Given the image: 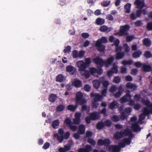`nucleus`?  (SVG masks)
Returning a JSON list of instances; mask_svg holds the SVG:
<instances>
[{
    "instance_id": "nucleus-1",
    "label": "nucleus",
    "mask_w": 152,
    "mask_h": 152,
    "mask_svg": "<svg viewBox=\"0 0 152 152\" xmlns=\"http://www.w3.org/2000/svg\"><path fill=\"white\" fill-rule=\"evenodd\" d=\"M121 135L123 137L128 136V138H125L122 140V143H124L126 145H129L131 143L132 139L133 137V134L131 131L127 129H123L120 131Z\"/></svg>"
},
{
    "instance_id": "nucleus-2",
    "label": "nucleus",
    "mask_w": 152,
    "mask_h": 152,
    "mask_svg": "<svg viewBox=\"0 0 152 152\" xmlns=\"http://www.w3.org/2000/svg\"><path fill=\"white\" fill-rule=\"evenodd\" d=\"M87 101L83 98V95L80 91L78 92L76 94L75 104L78 106L85 104H86Z\"/></svg>"
},
{
    "instance_id": "nucleus-3",
    "label": "nucleus",
    "mask_w": 152,
    "mask_h": 152,
    "mask_svg": "<svg viewBox=\"0 0 152 152\" xmlns=\"http://www.w3.org/2000/svg\"><path fill=\"white\" fill-rule=\"evenodd\" d=\"M126 145L123 143L120 142L118 145H111L108 147V151L111 152H120L121 148H123Z\"/></svg>"
},
{
    "instance_id": "nucleus-4",
    "label": "nucleus",
    "mask_w": 152,
    "mask_h": 152,
    "mask_svg": "<svg viewBox=\"0 0 152 152\" xmlns=\"http://www.w3.org/2000/svg\"><path fill=\"white\" fill-rule=\"evenodd\" d=\"M142 14L145 15L147 14L146 10L145 9H138L136 11V14L134 12H132L130 15V18L133 20H135L137 18H140L141 16V14Z\"/></svg>"
},
{
    "instance_id": "nucleus-5",
    "label": "nucleus",
    "mask_w": 152,
    "mask_h": 152,
    "mask_svg": "<svg viewBox=\"0 0 152 152\" xmlns=\"http://www.w3.org/2000/svg\"><path fill=\"white\" fill-rule=\"evenodd\" d=\"M130 26L127 24L123 26H121L120 28V30L118 34L120 37L127 35L128 33L127 31L130 29Z\"/></svg>"
},
{
    "instance_id": "nucleus-6",
    "label": "nucleus",
    "mask_w": 152,
    "mask_h": 152,
    "mask_svg": "<svg viewBox=\"0 0 152 152\" xmlns=\"http://www.w3.org/2000/svg\"><path fill=\"white\" fill-rule=\"evenodd\" d=\"M64 123L66 124L67 125H68V126L69 128L73 132L76 131L77 129V127L76 126L72 125V123L71 121L70 118H66L64 121Z\"/></svg>"
},
{
    "instance_id": "nucleus-7",
    "label": "nucleus",
    "mask_w": 152,
    "mask_h": 152,
    "mask_svg": "<svg viewBox=\"0 0 152 152\" xmlns=\"http://www.w3.org/2000/svg\"><path fill=\"white\" fill-rule=\"evenodd\" d=\"M77 66L79 68V70L80 72H83L86 70V68L88 67L83 61H79L77 63Z\"/></svg>"
},
{
    "instance_id": "nucleus-8",
    "label": "nucleus",
    "mask_w": 152,
    "mask_h": 152,
    "mask_svg": "<svg viewBox=\"0 0 152 152\" xmlns=\"http://www.w3.org/2000/svg\"><path fill=\"white\" fill-rule=\"evenodd\" d=\"M93 62L97 65H99L101 67H102L104 65V60L100 58L99 56H96L93 60Z\"/></svg>"
},
{
    "instance_id": "nucleus-9",
    "label": "nucleus",
    "mask_w": 152,
    "mask_h": 152,
    "mask_svg": "<svg viewBox=\"0 0 152 152\" xmlns=\"http://www.w3.org/2000/svg\"><path fill=\"white\" fill-rule=\"evenodd\" d=\"M66 71L68 72H71V74L74 75L77 72L75 67L70 65H69L66 67Z\"/></svg>"
},
{
    "instance_id": "nucleus-10",
    "label": "nucleus",
    "mask_w": 152,
    "mask_h": 152,
    "mask_svg": "<svg viewBox=\"0 0 152 152\" xmlns=\"http://www.w3.org/2000/svg\"><path fill=\"white\" fill-rule=\"evenodd\" d=\"M134 4L136 6V8H139V9H141L145 6L144 1L141 0H136L134 2Z\"/></svg>"
},
{
    "instance_id": "nucleus-11",
    "label": "nucleus",
    "mask_w": 152,
    "mask_h": 152,
    "mask_svg": "<svg viewBox=\"0 0 152 152\" xmlns=\"http://www.w3.org/2000/svg\"><path fill=\"white\" fill-rule=\"evenodd\" d=\"M114 60V58L112 56L108 58L107 60L104 61V65H105L106 67H108L110 65L112 64Z\"/></svg>"
},
{
    "instance_id": "nucleus-12",
    "label": "nucleus",
    "mask_w": 152,
    "mask_h": 152,
    "mask_svg": "<svg viewBox=\"0 0 152 152\" xmlns=\"http://www.w3.org/2000/svg\"><path fill=\"white\" fill-rule=\"evenodd\" d=\"M131 96L130 94V92L127 93L121 99V102L122 103H124L126 102L131 100Z\"/></svg>"
},
{
    "instance_id": "nucleus-13",
    "label": "nucleus",
    "mask_w": 152,
    "mask_h": 152,
    "mask_svg": "<svg viewBox=\"0 0 152 152\" xmlns=\"http://www.w3.org/2000/svg\"><path fill=\"white\" fill-rule=\"evenodd\" d=\"M92 148L91 146L89 145H87L85 146L84 148H80L78 152H90L92 151Z\"/></svg>"
},
{
    "instance_id": "nucleus-14",
    "label": "nucleus",
    "mask_w": 152,
    "mask_h": 152,
    "mask_svg": "<svg viewBox=\"0 0 152 152\" xmlns=\"http://www.w3.org/2000/svg\"><path fill=\"white\" fill-rule=\"evenodd\" d=\"M118 91L114 95V96L116 98H119L122 94L124 89L123 88V85L121 84L117 89Z\"/></svg>"
},
{
    "instance_id": "nucleus-15",
    "label": "nucleus",
    "mask_w": 152,
    "mask_h": 152,
    "mask_svg": "<svg viewBox=\"0 0 152 152\" xmlns=\"http://www.w3.org/2000/svg\"><path fill=\"white\" fill-rule=\"evenodd\" d=\"M73 85L76 88H80L82 86V83L80 80L75 79L72 82Z\"/></svg>"
},
{
    "instance_id": "nucleus-16",
    "label": "nucleus",
    "mask_w": 152,
    "mask_h": 152,
    "mask_svg": "<svg viewBox=\"0 0 152 152\" xmlns=\"http://www.w3.org/2000/svg\"><path fill=\"white\" fill-rule=\"evenodd\" d=\"M90 96L91 97H94V100L97 101H100L102 98V96L98 94L94 93L92 92L90 94Z\"/></svg>"
},
{
    "instance_id": "nucleus-17",
    "label": "nucleus",
    "mask_w": 152,
    "mask_h": 152,
    "mask_svg": "<svg viewBox=\"0 0 152 152\" xmlns=\"http://www.w3.org/2000/svg\"><path fill=\"white\" fill-rule=\"evenodd\" d=\"M95 46L99 51L103 52L105 50V46L101 44L96 42Z\"/></svg>"
},
{
    "instance_id": "nucleus-18",
    "label": "nucleus",
    "mask_w": 152,
    "mask_h": 152,
    "mask_svg": "<svg viewBox=\"0 0 152 152\" xmlns=\"http://www.w3.org/2000/svg\"><path fill=\"white\" fill-rule=\"evenodd\" d=\"M125 55L124 52L119 51L116 53L115 59L116 60H119L123 58Z\"/></svg>"
},
{
    "instance_id": "nucleus-19",
    "label": "nucleus",
    "mask_w": 152,
    "mask_h": 152,
    "mask_svg": "<svg viewBox=\"0 0 152 152\" xmlns=\"http://www.w3.org/2000/svg\"><path fill=\"white\" fill-rule=\"evenodd\" d=\"M142 69L144 72H149L151 71L152 67L151 66L144 64L142 65Z\"/></svg>"
},
{
    "instance_id": "nucleus-20",
    "label": "nucleus",
    "mask_w": 152,
    "mask_h": 152,
    "mask_svg": "<svg viewBox=\"0 0 152 152\" xmlns=\"http://www.w3.org/2000/svg\"><path fill=\"white\" fill-rule=\"evenodd\" d=\"M132 128L133 131L135 132H140L141 130L137 123H135L132 124Z\"/></svg>"
},
{
    "instance_id": "nucleus-21",
    "label": "nucleus",
    "mask_w": 152,
    "mask_h": 152,
    "mask_svg": "<svg viewBox=\"0 0 152 152\" xmlns=\"http://www.w3.org/2000/svg\"><path fill=\"white\" fill-rule=\"evenodd\" d=\"M99 30L101 32H106L107 33L111 31L110 29V28L104 25L101 26L99 28Z\"/></svg>"
},
{
    "instance_id": "nucleus-22",
    "label": "nucleus",
    "mask_w": 152,
    "mask_h": 152,
    "mask_svg": "<svg viewBox=\"0 0 152 152\" xmlns=\"http://www.w3.org/2000/svg\"><path fill=\"white\" fill-rule=\"evenodd\" d=\"M125 86L127 88L133 89L134 90L136 89L137 87L135 85L130 82L127 83H126Z\"/></svg>"
},
{
    "instance_id": "nucleus-23",
    "label": "nucleus",
    "mask_w": 152,
    "mask_h": 152,
    "mask_svg": "<svg viewBox=\"0 0 152 152\" xmlns=\"http://www.w3.org/2000/svg\"><path fill=\"white\" fill-rule=\"evenodd\" d=\"M57 99V96L55 94H50L48 100L50 102H54Z\"/></svg>"
},
{
    "instance_id": "nucleus-24",
    "label": "nucleus",
    "mask_w": 152,
    "mask_h": 152,
    "mask_svg": "<svg viewBox=\"0 0 152 152\" xmlns=\"http://www.w3.org/2000/svg\"><path fill=\"white\" fill-rule=\"evenodd\" d=\"M77 106L75 104V105L72 104H69L67 107V109L71 111L74 112L77 109Z\"/></svg>"
},
{
    "instance_id": "nucleus-25",
    "label": "nucleus",
    "mask_w": 152,
    "mask_h": 152,
    "mask_svg": "<svg viewBox=\"0 0 152 152\" xmlns=\"http://www.w3.org/2000/svg\"><path fill=\"white\" fill-rule=\"evenodd\" d=\"M89 116L91 118L92 120H95L99 118L98 115L96 112L90 113Z\"/></svg>"
},
{
    "instance_id": "nucleus-26",
    "label": "nucleus",
    "mask_w": 152,
    "mask_h": 152,
    "mask_svg": "<svg viewBox=\"0 0 152 152\" xmlns=\"http://www.w3.org/2000/svg\"><path fill=\"white\" fill-rule=\"evenodd\" d=\"M104 22L105 20L104 19L99 18L96 19L95 23L97 25H101L104 24Z\"/></svg>"
},
{
    "instance_id": "nucleus-27",
    "label": "nucleus",
    "mask_w": 152,
    "mask_h": 152,
    "mask_svg": "<svg viewBox=\"0 0 152 152\" xmlns=\"http://www.w3.org/2000/svg\"><path fill=\"white\" fill-rule=\"evenodd\" d=\"M142 54V52L140 51L134 52L132 54V57L134 58H139Z\"/></svg>"
},
{
    "instance_id": "nucleus-28",
    "label": "nucleus",
    "mask_w": 152,
    "mask_h": 152,
    "mask_svg": "<svg viewBox=\"0 0 152 152\" xmlns=\"http://www.w3.org/2000/svg\"><path fill=\"white\" fill-rule=\"evenodd\" d=\"M144 45L146 47H149L151 45V40L148 38H145L142 41Z\"/></svg>"
},
{
    "instance_id": "nucleus-29",
    "label": "nucleus",
    "mask_w": 152,
    "mask_h": 152,
    "mask_svg": "<svg viewBox=\"0 0 152 152\" xmlns=\"http://www.w3.org/2000/svg\"><path fill=\"white\" fill-rule=\"evenodd\" d=\"M107 42V40L105 37H102L101 38L98 39L96 42L102 44V43H106Z\"/></svg>"
},
{
    "instance_id": "nucleus-30",
    "label": "nucleus",
    "mask_w": 152,
    "mask_h": 152,
    "mask_svg": "<svg viewBox=\"0 0 152 152\" xmlns=\"http://www.w3.org/2000/svg\"><path fill=\"white\" fill-rule=\"evenodd\" d=\"M85 127L83 125H80L79 126L78 132L80 134H83L85 132Z\"/></svg>"
},
{
    "instance_id": "nucleus-31",
    "label": "nucleus",
    "mask_w": 152,
    "mask_h": 152,
    "mask_svg": "<svg viewBox=\"0 0 152 152\" xmlns=\"http://www.w3.org/2000/svg\"><path fill=\"white\" fill-rule=\"evenodd\" d=\"M131 6V4L130 3H127L124 6V9L126 10L125 12L129 13L130 12V9Z\"/></svg>"
},
{
    "instance_id": "nucleus-32",
    "label": "nucleus",
    "mask_w": 152,
    "mask_h": 152,
    "mask_svg": "<svg viewBox=\"0 0 152 152\" xmlns=\"http://www.w3.org/2000/svg\"><path fill=\"white\" fill-rule=\"evenodd\" d=\"M93 84L95 88L98 89L100 86L101 83L98 80H95L93 81Z\"/></svg>"
},
{
    "instance_id": "nucleus-33",
    "label": "nucleus",
    "mask_w": 152,
    "mask_h": 152,
    "mask_svg": "<svg viewBox=\"0 0 152 152\" xmlns=\"http://www.w3.org/2000/svg\"><path fill=\"white\" fill-rule=\"evenodd\" d=\"M70 146L69 145H65L64 148H60L59 151V152H66L70 150Z\"/></svg>"
},
{
    "instance_id": "nucleus-34",
    "label": "nucleus",
    "mask_w": 152,
    "mask_h": 152,
    "mask_svg": "<svg viewBox=\"0 0 152 152\" xmlns=\"http://www.w3.org/2000/svg\"><path fill=\"white\" fill-rule=\"evenodd\" d=\"M122 48L124 50L125 53H128L130 51V48L127 43H125L123 45Z\"/></svg>"
},
{
    "instance_id": "nucleus-35",
    "label": "nucleus",
    "mask_w": 152,
    "mask_h": 152,
    "mask_svg": "<svg viewBox=\"0 0 152 152\" xmlns=\"http://www.w3.org/2000/svg\"><path fill=\"white\" fill-rule=\"evenodd\" d=\"M64 77L62 74H59L56 76V81L60 82L63 81L64 80Z\"/></svg>"
},
{
    "instance_id": "nucleus-36",
    "label": "nucleus",
    "mask_w": 152,
    "mask_h": 152,
    "mask_svg": "<svg viewBox=\"0 0 152 152\" xmlns=\"http://www.w3.org/2000/svg\"><path fill=\"white\" fill-rule=\"evenodd\" d=\"M113 137L115 139L117 140H119L122 137L120 131V132H116L114 134Z\"/></svg>"
},
{
    "instance_id": "nucleus-37",
    "label": "nucleus",
    "mask_w": 152,
    "mask_h": 152,
    "mask_svg": "<svg viewBox=\"0 0 152 152\" xmlns=\"http://www.w3.org/2000/svg\"><path fill=\"white\" fill-rule=\"evenodd\" d=\"M104 127V123L102 121H99L98 122L96 125V127L97 129L99 130L102 129Z\"/></svg>"
},
{
    "instance_id": "nucleus-38",
    "label": "nucleus",
    "mask_w": 152,
    "mask_h": 152,
    "mask_svg": "<svg viewBox=\"0 0 152 152\" xmlns=\"http://www.w3.org/2000/svg\"><path fill=\"white\" fill-rule=\"evenodd\" d=\"M59 124V121L57 119L53 121L52 124V126L53 129H56V127L58 126Z\"/></svg>"
},
{
    "instance_id": "nucleus-39",
    "label": "nucleus",
    "mask_w": 152,
    "mask_h": 152,
    "mask_svg": "<svg viewBox=\"0 0 152 152\" xmlns=\"http://www.w3.org/2000/svg\"><path fill=\"white\" fill-rule=\"evenodd\" d=\"M133 63V61L131 59L128 61L123 60L121 62V64L124 65H131Z\"/></svg>"
},
{
    "instance_id": "nucleus-40",
    "label": "nucleus",
    "mask_w": 152,
    "mask_h": 152,
    "mask_svg": "<svg viewBox=\"0 0 152 152\" xmlns=\"http://www.w3.org/2000/svg\"><path fill=\"white\" fill-rule=\"evenodd\" d=\"M144 56L146 59L152 57V54L150 51H147L145 52Z\"/></svg>"
},
{
    "instance_id": "nucleus-41",
    "label": "nucleus",
    "mask_w": 152,
    "mask_h": 152,
    "mask_svg": "<svg viewBox=\"0 0 152 152\" xmlns=\"http://www.w3.org/2000/svg\"><path fill=\"white\" fill-rule=\"evenodd\" d=\"M117 104L116 101H113L111 102L109 105V107L110 109H113L114 108Z\"/></svg>"
},
{
    "instance_id": "nucleus-42",
    "label": "nucleus",
    "mask_w": 152,
    "mask_h": 152,
    "mask_svg": "<svg viewBox=\"0 0 152 152\" xmlns=\"http://www.w3.org/2000/svg\"><path fill=\"white\" fill-rule=\"evenodd\" d=\"M103 123L104 126L109 127L111 126L112 125V122L110 120L108 119H107L104 121Z\"/></svg>"
},
{
    "instance_id": "nucleus-43",
    "label": "nucleus",
    "mask_w": 152,
    "mask_h": 152,
    "mask_svg": "<svg viewBox=\"0 0 152 152\" xmlns=\"http://www.w3.org/2000/svg\"><path fill=\"white\" fill-rule=\"evenodd\" d=\"M83 73L81 72L82 75L84 76L86 78H88L90 77L89 72L88 70H85Z\"/></svg>"
},
{
    "instance_id": "nucleus-44",
    "label": "nucleus",
    "mask_w": 152,
    "mask_h": 152,
    "mask_svg": "<svg viewBox=\"0 0 152 152\" xmlns=\"http://www.w3.org/2000/svg\"><path fill=\"white\" fill-rule=\"evenodd\" d=\"M121 80V78L120 77L118 76L115 77L113 80V83H119Z\"/></svg>"
},
{
    "instance_id": "nucleus-45",
    "label": "nucleus",
    "mask_w": 152,
    "mask_h": 152,
    "mask_svg": "<svg viewBox=\"0 0 152 152\" xmlns=\"http://www.w3.org/2000/svg\"><path fill=\"white\" fill-rule=\"evenodd\" d=\"M120 118L122 120H124L127 118V114L124 112H123L120 113Z\"/></svg>"
},
{
    "instance_id": "nucleus-46",
    "label": "nucleus",
    "mask_w": 152,
    "mask_h": 152,
    "mask_svg": "<svg viewBox=\"0 0 152 152\" xmlns=\"http://www.w3.org/2000/svg\"><path fill=\"white\" fill-rule=\"evenodd\" d=\"M135 37L133 35L131 36H128L126 37V42H129L131 41L132 40L135 39Z\"/></svg>"
},
{
    "instance_id": "nucleus-47",
    "label": "nucleus",
    "mask_w": 152,
    "mask_h": 152,
    "mask_svg": "<svg viewBox=\"0 0 152 152\" xmlns=\"http://www.w3.org/2000/svg\"><path fill=\"white\" fill-rule=\"evenodd\" d=\"M64 109V106L62 104H59L56 107V110L58 112L63 111Z\"/></svg>"
},
{
    "instance_id": "nucleus-48",
    "label": "nucleus",
    "mask_w": 152,
    "mask_h": 152,
    "mask_svg": "<svg viewBox=\"0 0 152 152\" xmlns=\"http://www.w3.org/2000/svg\"><path fill=\"white\" fill-rule=\"evenodd\" d=\"M87 142L93 146H94L96 144V141L93 139L91 138H89L88 139Z\"/></svg>"
},
{
    "instance_id": "nucleus-49",
    "label": "nucleus",
    "mask_w": 152,
    "mask_h": 152,
    "mask_svg": "<svg viewBox=\"0 0 152 152\" xmlns=\"http://www.w3.org/2000/svg\"><path fill=\"white\" fill-rule=\"evenodd\" d=\"M110 140L108 139H105L104 140L103 145L105 146H109L110 144Z\"/></svg>"
},
{
    "instance_id": "nucleus-50",
    "label": "nucleus",
    "mask_w": 152,
    "mask_h": 152,
    "mask_svg": "<svg viewBox=\"0 0 152 152\" xmlns=\"http://www.w3.org/2000/svg\"><path fill=\"white\" fill-rule=\"evenodd\" d=\"M120 118L117 115H114L111 118V120L113 122H118L120 120Z\"/></svg>"
},
{
    "instance_id": "nucleus-51",
    "label": "nucleus",
    "mask_w": 152,
    "mask_h": 152,
    "mask_svg": "<svg viewBox=\"0 0 152 152\" xmlns=\"http://www.w3.org/2000/svg\"><path fill=\"white\" fill-rule=\"evenodd\" d=\"M117 89V88L115 85H113L111 86L109 91L112 93H114L116 91Z\"/></svg>"
},
{
    "instance_id": "nucleus-52",
    "label": "nucleus",
    "mask_w": 152,
    "mask_h": 152,
    "mask_svg": "<svg viewBox=\"0 0 152 152\" xmlns=\"http://www.w3.org/2000/svg\"><path fill=\"white\" fill-rule=\"evenodd\" d=\"M110 3V1H106L102 2L101 3V5L104 7H106L108 6Z\"/></svg>"
},
{
    "instance_id": "nucleus-53",
    "label": "nucleus",
    "mask_w": 152,
    "mask_h": 152,
    "mask_svg": "<svg viewBox=\"0 0 152 152\" xmlns=\"http://www.w3.org/2000/svg\"><path fill=\"white\" fill-rule=\"evenodd\" d=\"M146 28L148 31L152 30V22H149L147 23Z\"/></svg>"
},
{
    "instance_id": "nucleus-54",
    "label": "nucleus",
    "mask_w": 152,
    "mask_h": 152,
    "mask_svg": "<svg viewBox=\"0 0 152 152\" xmlns=\"http://www.w3.org/2000/svg\"><path fill=\"white\" fill-rule=\"evenodd\" d=\"M90 72L92 75H94L96 73L97 69L94 67H92L90 69Z\"/></svg>"
},
{
    "instance_id": "nucleus-55",
    "label": "nucleus",
    "mask_w": 152,
    "mask_h": 152,
    "mask_svg": "<svg viewBox=\"0 0 152 152\" xmlns=\"http://www.w3.org/2000/svg\"><path fill=\"white\" fill-rule=\"evenodd\" d=\"M84 89L86 91L89 92L91 90V88L89 85L86 84L84 86Z\"/></svg>"
},
{
    "instance_id": "nucleus-56",
    "label": "nucleus",
    "mask_w": 152,
    "mask_h": 152,
    "mask_svg": "<svg viewBox=\"0 0 152 152\" xmlns=\"http://www.w3.org/2000/svg\"><path fill=\"white\" fill-rule=\"evenodd\" d=\"M91 63V61L90 58H88L85 59V64L86 66H88V67L89 66Z\"/></svg>"
},
{
    "instance_id": "nucleus-57",
    "label": "nucleus",
    "mask_w": 152,
    "mask_h": 152,
    "mask_svg": "<svg viewBox=\"0 0 152 152\" xmlns=\"http://www.w3.org/2000/svg\"><path fill=\"white\" fill-rule=\"evenodd\" d=\"M110 70L113 72L115 73H117L118 72V69L117 66H113L111 69Z\"/></svg>"
},
{
    "instance_id": "nucleus-58",
    "label": "nucleus",
    "mask_w": 152,
    "mask_h": 152,
    "mask_svg": "<svg viewBox=\"0 0 152 152\" xmlns=\"http://www.w3.org/2000/svg\"><path fill=\"white\" fill-rule=\"evenodd\" d=\"M57 138L58 142L60 143L62 142L64 139L63 135L59 136L58 134H57Z\"/></svg>"
},
{
    "instance_id": "nucleus-59",
    "label": "nucleus",
    "mask_w": 152,
    "mask_h": 152,
    "mask_svg": "<svg viewBox=\"0 0 152 152\" xmlns=\"http://www.w3.org/2000/svg\"><path fill=\"white\" fill-rule=\"evenodd\" d=\"M71 50V47L70 46L68 45L64 49V53L69 52Z\"/></svg>"
},
{
    "instance_id": "nucleus-60",
    "label": "nucleus",
    "mask_w": 152,
    "mask_h": 152,
    "mask_svg": "<svg viewBox=\"0 0 152 152\" xmlns=\"http://www.w3.org/2000/svg\"><path fill=\"white\" fill-rule=\"evenodd\" d=\"M50 143L48 142H45L42 147V148L44 149H47L50 146Z\"/></svg>"
},
{
    "instance_id": "nucleus-61",
    "label": "nucleus",
    "mask_w": 152,
    "mask_h": 152,
    "mask_svg": "<svg viewBox=\"0 0 152 152\" xmlns=\"http://www.w3.org/2000/svg\"><path fill=\"white\" fill-rule=\"evenodd\" d=\"M142 102L145 105L150 107V102L149 100H142Z\"/></svg>"
},
{
    "instance_id": "nucleus-62",
    "label": "nucleus",
    "mask_w": 152,
    "mask_h": 152,
    "mask_svg": "<svg viewBox=\"0 0 152 152\" xmlns=\"http://www.w3.org/2000/svg\"><path fill=\"white\" fill-rule=\"evenodd\" d=\"M121 72L122 74L127 72V68L125 66H121Z\"/></svg>"
},
{
    "instance_id": "nucleus-63",
    "label": "nucleus",
    "mask_w": 152,
    "mask_h": 152,
    "mask_svg": "<svg viewBox=\"0 0 152 152\" xmlns=\"http://www.w3.org/2000/svg\"><path fill=\"white\" fill-rule=\"evenodd\" d=\"M73 121L74 124H78L80 122V119H78L75 118L73 119Z\"/></svg>"
},
{
    "instance_id": "nucleus-64",
    "label": "nucleus",
    "mask_w": 152,
    "mask_h": 152,
    "mask_svg": "<svg viewBox=\"0 0 152 152\" xmlns=\"http://www.w3.org/2000/svg\"><path fill=\"white\" fill-rule=\"evenodd\" d=\"M138 72V70L137 69H133L131 70V74L132 75H136Z\"/></svg>"
}]
</instances>
